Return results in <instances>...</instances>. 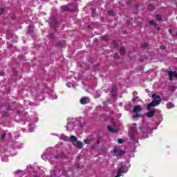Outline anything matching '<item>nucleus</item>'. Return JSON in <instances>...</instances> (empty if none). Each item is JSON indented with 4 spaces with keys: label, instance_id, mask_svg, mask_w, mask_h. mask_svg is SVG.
Segmentation results:
<instances>
[{
    "label": "nucleus",
    "instance_id": "33",
    "mask_svg": "<svg viewBox=\"0 0 177 177\" xmlns=\"http://www.w3.org/2000/svg\"><path fill=\"white\" fill-rule=\"evenodd\" d=\"M49 37H50L51 38H53V34L50 33V34H49Z\"/></svg>",
    "mask_w": 177,
    "mask_h": 177
},
{
    "label": "nucleus",
    "instance_id": "26",
    "mask_svg": "<svg viewBox=\"0 0 177 177\" xmlns=\"http://www.w3.org/2000/svg\"><path fill=\"white\" fill-rule=\"evenodd\" d=\"M92 15L93 16H95V15H96V10H95V8L92 9Z\"/></svg>",
    "mask_w": 177,
    "mask_h": 177
},
{
    "label": "nucleus",
    "instance_id": "28",
    "mask_svg": "<svg viewBox=\"0 0 177 177\" xmlns=\"http://www.w3.org/2000/svg\"><path fill=\"white\" fill-rule=\"evenodd\" d=\"M3 12H5V9L4 8H1L0 9V15H2L3 13Z\"/></svg>",
    "mask_w": 177,
    "mask_h": 177
},
{
    "label": "nucleus",
    "instance_id": "17",
    "mask_svg": "<svg viewBox=\"0 0 177 177\" xmlns=\"http://www.w3.org/2000/svg\"><path fill=\"white\" fill-rule=\"evenodd\" d=\"M120 55H125V48L122 47L120 49Z\"/></svg>",
    "mask_w": 177,
    "mask_h": 177
},
{
    "label": "nucleus",
    "instance_id": "18",
    "mask_svg": "<svg viewBox=\"0 0 177 177\" xmlns=\"http://www.w3.org/2000/svg\"><path fill=\"white\" fill-rule=\"evenodd\" d=\"M156 19L158 21H162V18L161 17V16L160 15H156Z\"/></svg>",
    "mask_w": 177,
    "mask_h": 177
},
{
    "label": "nucleus",
    "instance_id": "6",
    "mask_svg": "<svg viewBox=\"0 0 177 177\" xmlns=\"http://www.w3.org/2000/svg\"><path fill=\"white\" fill-rule=\"evenodd\" d=\"M111 93L112 95V96L113 97H115L117 96V87H115V86H114L113 88H112V90L111 91Z\"/></svg>",
    "mask_w": 177,
    "mask_h": 177
},
{
    "label": "nucleus",
    "instance_id": "15",
    "mask_svg": "<svg viewBox=\"0 0 177 177\" xmlns=\"http://www.w3.org/2000/svg\"><path fill=\"white\" fill-rule=\"evenodd\" d=\"M61 138L65 142H67V140H70V138L67 136H62Z\"/></svg>",
    "mask_w": 177,
    "mask_h": 177
},
{
    "label": "nucleus",
    "instance_id": "31",
    "mask_svg": "<svg viewBox=\"0 0 177 177\" xmlns=\"http://www.w3.org/2000/svg\"><path fill=\"white\" fill-rule=\"evenodd\" d=\"M118 57H120V56H119L118 55L115 54V55H114V58H115V59H118Z\"/></svg>",
    "mask_w": 177,
    "mask_h": 177
},
{
    "label": "nucleus",
    "instance_id": "5",
    "mask_svg": "<svg viewBox=\"0 0 177 177\" xmlns=\"http://www.w3.org/2000/svg\"><path fill=\"white\" fill-rule=\"evenodd\" d=\"M141 111L142 108L139 105L135 106L133 109V113H136V114H138V113H140Z\"/></svg>",
    "mask_w": 177,
    "mask_h": 177
},
{
    "label": "nucleus",
    "instance_id": "30",
    "mask_svg": "<svg viewBox=\"0 0 177 177\" xmlns=\"http://www.w3.org/2000/svg\"><path fill=\"white\" fill-rule=\"evenodd\" d=\"M160 48L164 50V49H165V46H160Z\"/></svg>",
    "mask_w": 177,
    "mask_h": 177
},
{
    "label": "nucleus",
    "instance_id": "19",
    "mask_svg": "<svg viewBox=\"0 0 177 177\" xmlns=\"http://www.w3.org/2000/svg\"><path fill=\"white\" fill-rule=\"evenodd\" d=\"M149 10H154V6L153 4H149L148 6Z\"/></svg>",
    "mask_w": 177,
    "mask_h": 177
},
{
    "label": "nucleus",
    "instance_id": "34",
    "mask_svg": "<svg viewBox=\"0 0 177 177\" xmlns=\"http://www.w3.org/2000/svg\"><path fill=\"white\" fill-rule=\"evenodd\" d=\"M99 143H100V140H97V145H99Z\"/></svg>",
    "mask_w": 177,
    "mask_h": 177
},
{
    "label": "nucleus",
    "instance_id": "1",
    "mask_svg": "<svg viewBox=\"0 0 177 177\" xmlns=\"http://www.w3.org/2000/svg\"><path fill=\"white\" fill-rule=\"evenodd\" d=\"M151 97L153 100L147 106V109L149 111L151 110V107H156V106H158L162 101L161 96L159 95L153 94Z\"/></svg>",
    "mask_w": 177,
    "mask_h": 177
},
{
    "label": "nucleus",
    "instance_id": "23",
    "mask_svg": "<svg viewBox=\"0 0 177 177\" xmlns=\"http://www.w3.org/2000/svg\"><path fill=\"white\" fill-rule=\"evenodd\" d=\"M147 45H148L147 43H144V44H141V47L144 48H147Z\"/></svg>",
    "mask_w": 177,
    "mask_h": 177
},
{
    "label": "nucleus",
    "instance_id": "14",
    "mask_svg": "<svg viewBox=\"0 0 177 177\" xmlns=\"http://www.w3.org/2000/svg\"><path fill=\"white\" fill-rule=\"evenodd\" d=\"M121 174H124V171H122V169H119L118 172L115 177H121Z\"/></svg>",
    "mask_w": 177,
    "mask_h": 177
},
{
    "label": "nucleus",
    "instance_id": "32",
    "mask_svg": "<svg viewBox=\"0 0 177 177\" xmlns=\"http://www.w3.org/2000/svg\"><path fill=\"white\" fill-rule=\"evenodd\" d=\"M102 39L103 41H107V38H106V37H102Z\"/></svg>",
    "mask_w": 177,
    "mask_h": 177
},
{
    "label": "nucleus",
    "instance_id": "36",
    "mask_svg": "<svg viewBox=\"0 0 177 177\" xmlns=\"http://www.w3.org/2000/svg\"><path fill=\"white\" fill-rule=\"evenodd\" d=\"M139 129H145V127H139Z\"/></svg>",
    "mask_w": 177,
    "mask_h": 177
},
{
    "label": "nucleus",
    "instance_id": "21",
    "mask_svg": "<svg viewBox=\"0 0 177 177\" xmlns=\"http://www.w3.org/2000/svg\"><path fill=\"white\" fill-rule=\"evenodd\" d=\"M108 15L109 16H114V12L113 10L108 11Z\"/></svg>",
    "mask_w": 177,
    "mask_h": 177
},
{
    "label": "nucleus",
    "instance_id": "3",
    "mask_svg": "<svg viewBox=\"0 0 177 177\" xmlns=\"http://www.w3.org/2000/svg\"><path fill=\"white\" fill-rule=\"evenodd\" d=\"M168 75H169V81H174V77L177 79V73H176V71H169L168 72Z\"/></svg>",
    "mask_w": 177,
    "mask_h": 177
},
{
    "label": "nucleus",
    "instance_id": "2",
    "mask_svg": "<svg viewBox=\"0 0 177 177\" xmlns=\"http://www.w3.org/2000/svg\"><path fill=\"white\" fill-rule=\"evenodd\" d=\"M111 153L112 154H115L118 158H120V157H122V156L125 154V151L118 148H115L113 151H111Z\"/></svg>",
    "mask_w": 177,
    "mask_h": 177
},
{
    "label": "nucleus",
    "instance_id": "22",
    "mask_svg": "<svg viewBox=\"0 0 177 177\" xmlns=\"http://www.w3.org/2000/svg\"><path fill=\"white\" fill-rule=\"evenodd\" d=\"M149 24H151V26H157V24H156L154 21H149Z\"/></svg>",
    "mask_w": 177,
    "mask_h": 177
},
{
    "label": "nucleus",
    "instance_id": "37",
    "mask_svg": "<svg viewBox=\"0 0 177 177\" xmlns=\"http://www.w3.org/2000/svg\"><path fill=\"white\" fill-rule=\"evenodd\" d=\"M169 33L171 34V30H169Z\"/></svg>",
    "mask_w": 177,
    "mask_h": 177
},
{
    "label": "nucleus",
    "instance_id": "11",
    "mask_svg": "<svg viewBox=\"0 0 177 177\" xmlns=\"http://www.w3.org/2000/svg\"><path fill=\"white\" fill-rule=\"evenodd\" d=\"M62 10L63 12H68V10H70V9L68 8V7L67 6H62Z\"/></svg>",
    "mask_w": 177,
    "mask_h": 177
},
{
    "label": "nucleus",
    "instance_id": "24",
    "mask_svg": "<svg viewBox=\"0 0 177 177\" xmlns=\"http://www.w3.org/2000/svg\"><path fill=\"white\" fill-rule=\"evenodd\" d=\"M138 117H142V115L138 114V113H136V115H133V118H138Z\"/></svg>",
    "mask_w": 177,
    "mask_h": 177
},
{
    "label": "nucleus",
    "instance_id": "13",
    "mask_svg": "<svg viewBox=\"0 0 177 177\" xmlns=\"http://www.w3.org/2000/svg\"><path fill=\"white\" fill-rule=\"evenodd\" d=\"M121 174H124V171H122V169H119L118 172L115 177H121Z\"/></svg>",
    "mask_w": 177,
    "mask_h": 177
},
{
    "label": "nucleus",
    "instance_id": "9",
    "mask_svg": "<svg viewBox=\"0 0 177 177\" xmlns=\"http://www.w3.org/2000/svg\"><path fill=\"white\" fill-rule=\"evenodd\" d=\"M107 129H108V131H109V132H112L113 133H115L118 132V131H117V129H113V127H111V126H107Z\"/></svg>",
    "mask_w": 177,
    "mask_h": 177
},
{
    "label": "nucleus",
    "instance_id": "35",
    "mask_svg": "<svg viewBox=\"0 0 177 177\" xmlns=\"http://www.w3.org/2000/svg\"><path fill=\"white\" fill-rule=\"evenodd\" d=\"M0 75H3V72H0Z\"/></svg>",
    "mask_w": 177,
    "mask_h": 177
},
{
    "label": "nucleus",
    "instance_id": "25",
    "mask_svg": "<svg viewBox=\"0 0 177 177\" xmlns=\"http://www.w3.org/2000/svg\"><path fill=\"white\" fill-rule=\"evenodd\" d=\"M118 142L119 144L121 145V143H124V140H122V139H121V138H119V139L118 140Z\"/></svg>",
    "mask_w": 177,
    "mask_h": 177
},
{
    "label": "nucleus",
    "instance_id": "8",
    "mask_svg": "<svg viewBox=\"0 0 177 177\" xmlns=\"http://www.w3.org/2000/svg\"><path fill=\"white\" fill-rule=\"evenodd\" d=\"M58 24H59V22H57V21L56 19H53L50 22V26H52V27H53L54 28H56V27H57Z\"/></svg>",
    "mask_w": 177,
    "mask_h": 177
},
{
    "label": "nucleus",
    "instance_id": "29",
    "mask_svg": "<svg viewBox=\"0 0 177 177\" xmlns=\"http://www.w3.org/2000/svg\"><path fill=\"white\" fill-rule=\"evenodd\" d=\"M84 143H86V145H89V143H91V141L89 140H85Z\"/></svg>",
    "mask_w": 177,
    "mask_h": 177
},
{
    "label": "nucleus",
    "instance_id": "38",
    "mask_svg": "<svg viewBox=\"0 0 177 177\" xmlns=\"http://www.w3.org/2000/svg\"><path fill=\"white\" fill-rule=\"evenodd\" d=\"M143 133H145V131H142Z\"/></svg>",
    "mask_w": 177,
    "mask_h": 177
},
{
    "label": "nucleus",
    "instance_id": "20",
    "mask_svg": "<svg viewBox=\"0 0 177 177\" xmlns=\"http://www.w3.org/2000/svg\"><path fill=\"white\" fill-rule=\"evenodd\" d=\"M138 99H139V97L133 95V97L132 98V102H133V103H135V102H136V100H138Z\"/></svg>",
    "mask_w": 177,
    "mask_h": 177
},
{
    "label": "nucleus",
    "instance_id": "27",
    "mask_svg": "<svg viewBox=\"0 0 177 177\" xmlns=\"http://www.w3.org/2000/svg\"><path fill=\"white\" fill-rule=\"evenodd\" d=\"M6 136V133H3L1 135V140H3Z\"/></svg>",
    "mask_w": 177,
    "mask_h": 177
},
{
    "label": "nucleus",
    "instance_id": "7",
    "mask_svg": "<svg viewBox=\"0 0 177 177\" xmlns=\"http://www.w3.org/2000/svg\"><path fill=\"white\" fill-rule=\"evenodd\" d=\"M155 113H156V109L151 110V111H149V112L147 113V116L149 118H151V117H153Z\"/></svg>",
    "mask_w": 177,
    "mask_h": 177
},
{
    "label": "nucleus",
    "instance_id": "16",
    "mask_svg": "<svg viewBox=\"0 0 177 177\" xmlns=\"http://www.w3.org/2000/svg\"><path fill=\"white\" fill-rule=\"evenodd\" d=\"M71 142H72V143H74V142H77V137L74 136H71Z\"/></svg>",
    "mask_w": 177,
    "mask_h": 177
},
{
    "label": "nucleus",
    "instance_id": "12",
    "mask_svg": "<svg viewBox=\"0 0 177 177\" xmlns=\"http://www.w3.org/2000/svg\"><path fill=\"white\" fill-rule=\"evenodd\" d=\"M77 147H78V149H82V147H84V145L82 144V142L78 141L77 144Z\"/></svg>",
    "mask_w": 177,
    "mask_h": 177
},
{
    "label": "nucleus",
    "instance_id": "4",
    "mask_svg": "<svg viewBox=\"0 0 177 177\" xmlns=\"http://www.w3.org/2000/svg\"><path fill=\"white\" fill-rule=\"evenodd\" d=\"M89 98L86 97H82V99L80 100V103L81 104H88L89 103Z\"/></svg>",
    "mask_w": 177,
    "mask_h": 177
},
{
    "label": "nucleus",
    "instance_id": "10",
    "mask_svg": "<svg viewBox=\"0 0 177 177\" xmlns=\"http://www.w3.org/2000/svg\"><path fill=\"white\" fill-rule=\"evenodd\" d=\"M167 109H174L175 107V105L172 102H168L167 104Z\"/></svg>",
    "mask_w": 177,
    "mask_h": 177
}]
</instances>
